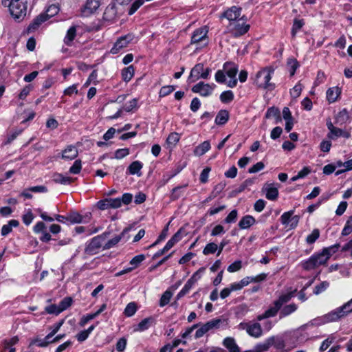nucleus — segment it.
<instances>
[{
  "label": "nucleus",
  "mask_w": 352,
  "mask_h": 352,
  "mask_svg": "<svg viewBox=\"0 0 352 352\" xmlns=\"http://www.w3.org/2000/svg\"><path fill=\"white\" fill-rule=\"evenodd\" d=\"M339 248V243L324 248L320 252L315 253L308 259L301 261L300 265L306 271H309L321 265H324L332 254L338 250Z\"/></svg>",
  "instance_id": "obj_1"
},
{
  "label": "nucleus",
  "mask_w": 352,
  "mask_h": 352,
  "mask_svg": "<svg viewBox=\"0 0 352 352\" xmlns=\"http://www.w3.org/2000/svg\"><path fill=\"white\" fill-rule=\"evenodd\" d=\"M352 312V298L343 305L317 319L321 324L338 321Z\"/></svg>",
  "instance_id": "obj_2"
},
{
  "label": "nucleus",
  "mask_w": 352,
  "mask_h": 352,
  "mask_svg": "<svg viewBox=\"0 0 352 352\" xmlns=\"http://www.w3.org/2000/svg\"><path fill=\"white\" fill-rule=\"evenodd\" d=\"M274 72V69L272 67H264L258 71L254 80L256 85L260 88L273 90L275 88V85L270 82V80Z\"/></svg>",
  "instance_id": "obj_3"
},
{
  "label": "nucleus",
  "mask_w": 352,
  "mask_h": 352,
  "mask_svg": "<svg viewBox=\"0 0 352 352\" xmlns=\"http://www.w3.org/2000/svg\"><path fill=\"white\" fill-rule=\"evenodd\" d=\"M3 3L8 6L10 14L15 20L21 21L25 16L27 6L22 1L3 0Z\"/></svg>",
  "instance_id": "obj_4"
},
{
  "label": "nucleus",
  "mask_w": 352,
  "mask_h": 352,
  "mask_svg": "<svg viewBox=\"0 0 352 352\" xmlns=\"http://www.w3.org/2000/svg\"><path fill=\"white\" fill-rule=\"evenodd\" d=\"M224 322V320L221 318L212 319L205 324L199 325V328L195 332V338L196 339L203 337L206 333L211 330L217 329L220 327L221 324Z\"/></svg>",
  "instance_id": "obj_5"
},
{
  "label": "nucleus",
  "mask_w": 352,
  "mask_h": 352,
  "mask_svg": "<svg viewBox=\"0 0 352 352\" xmlns=\"http://www.w3.org/2000/svg\"><path fill=\"white\" fill-rule=\"evenodd\" d=\"M228 28L234 36L243 35L250 29V25L247 24L243 17L229 23Z\"/></svg>",
  "instance_id": "obj_6"
},
{
  "label": "nucleus",
  "mask_w": 352,
  "mask_h": 352,
  "mask_svg": "<svg viewBox=\"0 0 352 352\" xmlns=\"http://www.w3.org/2000/svg\"><path fill=\"white\" fill-rule=\"evenodd\" d=\"M241 330H245L249 336L258 338L263 334L261 325L258 322H241L239 326Z\"/></svg>",
  "instance_id": "obj_7"
},
{
  "label": "nucleus",
  "mask_w": 352,
  "mask_h": 352,
  "mask_svg": "<svg viewBox=\"0 0 352 352\" xmlns=\"http://www.w3.org/2000/svg\"><path fill=\"white\" fill-rule=\"evenodd\" d=\"M223 70L230 78V80L227 82V85L231 88L234 87L237 84L236 76L238 72V67L233 63L226 62L223 65Z\"/></svg>",
  "instance_id": "obj_8"
},
{
  "label": "nucleus",
  "mask_w": 352,
  "mask_h": 352,
  "mask_svg": "<svg viewBox=\"0 0 352 352\" xmlns=\"http://www.w3.org/2000/svg\"><path fill=\"white\" fill-rule=\"evenodd\" d=\"M327 126L329 130L327 138L330 140H334L339 137H344L348 139L351 137L350 132L336 127L330 119L327 121Z\"/></svg>",
  "instance_id": "obj_9"
},
{
  "label": "nucleus",
  "mask_w": 352,
  "mask_h": 352,
  "mask_svg": "<svg viewBox=\"0 0 352 352\" xmlns=\"http://www.w3.org/2000/svg\"><path fill=\"white\" fill-rule=\"evenodd\" d=\"M205 270L204 267L200 268L198 271H197L186 283L182 289L177 294L176 296L177 300H179L182 297H184L186 294H187L190 290L192 288L193 285L196 283L197 280L200 278L199 275V273L204 272Z\"/></svg>",
  "instance_id": "obj_10"
},
{
  "label": "nucleus",
  "mask_w": 352,
  "mask_h": 352,
  "mask_svg": "<svg viewBox=\"0 0 352 352\" xmlns=\"http://www.w3.org/2000/svg\"><path fill=\"white\" fill-rule=\"evenodd\" d=\"M105 235L106 233H104L102 235H98L91 239L85 247V253L90 255L98 253L99 249L102 247V241L105 239Z\"/></svg>",
  "instance_id": "obj_11"
},
{
  "label": "nucleus",
  "mask_w": 352,
  "mask_h": 352,
  "mask_svg": "<svg viewBox=\"0 0 352 352\" xmlns=\"http://www.w3.org/2000/svg\"><path fill=\"white\" fill-rule=\"evenodd\" d=\"M133 38L134 36L131 34L120 37L111 49V53L113 54H118L121 50L126 47L129 43L133 41Z\"/></svg>",
  "instance_id": "obj_12"
},
{
  "label": "nucleus",
  "mask_w": 352,
  "mask_h": 352,
  "mask_svg": "<svg viewBox=\"0 0 352 352\" xmlns=\"http://www.w3.org/2000/svg\"><path fill=\"white\" fill-rule=\"evenodd\" d=\"M214 87L215 85L214 84L210 85L204 82H199L192 87V91L194 93L199 94L201 96L206 97L212 94Z\"/></svg>",
  "instance_id": "obj_13"
},
{
  "label": "nucleus",
  "mask_w": 352,
  "mask_h": 352,
  "mask_svg": "<svg viewBox=\"0 0 352 352\" xmlns=\"http://www.w3.org/2000/svg\"><path fill=\"white\" fill-rule=\"evenodd\" d=\"M208 32V28L206 26L196 29L191 36L190 43L199 44L205 42V44H206Z\"/></svg>",
  "instance_id": "obj_14"
},
{
  "label": "nucleus",
  "mask_w": 352,
  "mask_h": 352,
  "mask_svg": "<svg viewBox=\"0 0 352 352\" xmlns=\"http://www.w3.org/2000/svg\"><path fill=\"white\" fill-rule=\"evenodd\" d=\"M91 213L81 215L76 212H71L66 216V221L71 223H87L91 221Z\"/></svg>",
  "instance_id": "obj_15"
},
{
  "label": "nucleus",
  "mask_w": 352,
  "mask_h": 352,
  "mask_svg": "<svg viewBox=\"0 0 352 352\" xmlns=\"http://www.w3.org/2000/svg\"><path fill=\"white\" fill-rule=\"evenodd\" d=\"M121 206V200L120 198L104 199L97 202L98 209L104 210L109 208H118Z\"/></svg>",
  "instance_id": "obj_16"
},
{
  "label": "nucleus",
  "mask_w": 352,
  "mask_h": 352,
  "mask_svg": "<svg viewBox=\"0 0 352 352\" xmlns=\"http://www.w3.org/2000/svg\"><path fill=\"white\" fill-rule=\"evenodd\" d=\"M241 12V8L232 6L222 14V17L226 18L230 23H232L240 19Z\"/></svg>",
  "instance_id": "obj_17"
},
{
  "label": "nucleus",
  "mask_w": 352,
  "mask_h": 352,
  "mask_svg": "<svg viewBox=\"0 0 352 352\" xmlns=\"http://www.w3.org/2000/svg\"><path fill=\"white\" fill-rule=\"evenodd\" d=\"M100 5V0H87L82 10L83 14L88 16L93 14L98 10Z\"/></svg>",
  "instance_id": "obj_18"
},
{
  "label": "nucleus",
  "mask_w": 352,
  "mask_h": 352,
  "mask_svg": "<svg viewBox=\"0 0 352 352\" xmlns=\"http://www.w3.org/2000/svg\"><path fill=\"white\" fill-rule=\"evenodd\" d=\"M45 21H46L45 15L41 14L37 16L28 27V34L35 31Z\"/></svg>",
  "instance_id": "obj_19"
},
{
  "label": "nucleus",
  "mask_w": 352,
  "mask_h": 352,
  "mask_svg": "<svg viewBox=\"0 0 352 352\" xmlns=\"http://www.w3.org/2000/svg\"><path fill=\"white\" fill-rule=\"evenodd\" d=\"M223 345L229 352H240V348L237 345L235 340L232 337L226 338L223 341Z\"/></svg>",
  "instance_id": "obj_20"
},
{
  "label": "nucleus",
  "mask_w": 352,
  "mask_h": 352,
  "mask_svg": "<svg viewBox=\"0 0 352 352\" xmlns=\"http://www.w3.org/2000/svg\"><path fill=\"white\" fill-rule=\"evenodd\" d=\"M204 64L198 63L194 66L191 69L189 78L192 79V81H195L199 78H202V74L204 72Z\"/></svg>",
  "instance_id": "obj_21"
},
{
  "label": "nucleus",
  "mask_w": 352,
  "mask_h": 352,
  "mask_svg": "<svg viewBox=\"0 0 352 352\" xmlns=\"http://www.w3.org/2000/svg\"><path fill=\"white\" fill-rule=\"evenodd\" d=\"M265 190L266 192L265 197L267 199L274 201L278 196V190L276 187L274 186V184H267Z\"/></svg>",
  "instance_id": "obj_22"
},
{
  "label": "nucleus",
  "mask_w": 352,
  "mask_h": 352,
  "mask_svg": "<svg viewBox=\"0 0 352 352\" xmlns=\"http://www.w3.org/2000/svg\"><path fill=\"white\" fill-rule=\"evenodd\" d=\"M78 154L77 148L74 146L69 145L63 151L62 157L65 160H72L75 159Z\"/></svg>",
  "instance_id": "obj_23"
},
{
  "label": "nucleus",
  "mask_w": 352,
  "mask_h": 352,
  "mask_svg": "<svg viewBox=\"0 0 352 352\" xmlns=\"http://www.w3.org/2000/svg\"><path fill=\"white\" fill-rule=\"evenodd\" d=\"M129 229L125 228L120 235L116 236L113 239L109 240L103 246L104 250H109L116 245L124 236V234L128 232Z\"/></svg>",
  "instance_id": "obj_24"
},
{
  "label": "nucleus",
  "mask_w": 352,
  "mask_h": 352,
  "mask_svg": "<svg viewBox=\"0 0 352 352\" xmlns=\"http://www.w3.org/2000/svg\"><path fill=\"white\" fill-rule=\"evenodd\" d=\"M210 142L208 140L204 141L195 147L193 151L194 155L196 156H201L208 152L210 149Z\"/></svg>",
  "instance_id": "obj_25"
},
{
  "label": "nucleus",
  "mask_w": 352,
  "mask_h": 352,
  "mask_svg": "<svg viewBox=\"0 0 352 352\" xmlns=\"http://www.w3.org/2000/svg\"><path fill=\"white\" fill-rule=\"evenodd\" d=\"M143 167V164L140 161L133 162L128 167V171L131 175H142L141 169Z\"/></svg>",
  "instance_id": "obj_26"
},
{
  "label": "nucleus",
  "mask_w": 352,
  "mask_h": 352,
  "mask_svg": "<svg viewBox=\"0 0 352 352\" xmlns=\"http://www.w3.org/2000/svg\"><path fill=\"white\" fill-rule=\"evenodd\" d=\"M265 118H274L276 123H278L282 120L279 109L274 107H270L267 109L265 113Z\"/></svg>",
  "instance_id": "obj_27"
},
{
  "label": "nucleus",
  "mask_w": 352,
  "mask_h": 352,
  "mask_svg": "<svg viewBox=\"0 0 352 352\" xmlns=\"http://www.w3.org/2000/svg\"><path fill=\"white\" fill-rule=\"evenodd\" d=\"M298 309V305L295 303H291L289 305L284 306L280 312V318H285L292 313L295 312Z\"/></svg>",
  "instance_id": "obj_28"
},
{
  "label": "nucleus",
  "mask_w": 352,
  "mask_h": 352,
  "mask_svg": "<svg viewBox=\"0 0 352 352\" xmlns=\"http://www.w3.org/2000/svg\"><path fill=\"white\" fill-rule=\"evenodd\" d=\"M256 222L255 219L250 215L243 217L239 223L241 229H248Z\"/></svg>",
  "instance_id": "obj_29"
},
{
  "label": "nucleus",
  "mask_w": 352,
  "mask_h": 352,
  "mask_svg": "<svg viewBox=\"0 0 352 352\" xmlns=\"http://www.w3.org/2000/svg\"><path fill=\"white\" fill-rule=\"evenodd\" d=\"M296 289L293 292H288L287 294H281L279 298L274 301V302L280 307L283 306V304L288 302L294 296V293L296 292Z\"/></svg>",
  "instance_id": "obj_30"
},
{
  "label": "nucleus",
  "mask_w": 352,
  "mask_h": 352,
  "mask_svg": "<svg viewBox=\"0 0 352 352\" xmlns=\"http://www.w3.org/2000/svg\"><path fill=\"white\" fill-rule=\"evenodd\" d=\"M341 91L340 89L337 87L329 88L327 91V99L330 102H334L338 96H340Z\"/></svg>",
  "instance_id": "obj_31"
},
{
  "label": "nucleus",
  "mask_w": 352,
  "mask_h": 352,
  "mask_svg": "<svg viewBox=\"0 0 352 352\" xmlns=\"http://www.w3.org/2000/svg\"><path fill=\"white\" fill-rule=\"evenodd\" d=\"M349 119V116L346 109L340 111L335 118V123L336 124L342 125L345 124Z\"/></svg>",
  "instance_id": "obj_32"
},
{
  "label": "nucleus",
  "mask_w": 352,
  "mask_h": 352,
  "mask_svg": "<svg viewBox=\"0 0 352 352\" xmlns=\"http://www.w3.org/2000/svg\"><path fill=\"white\" fill-rule=\"evenodd\" d=\"M228 119L229 112L227 110H220L215 118V123L217 125H223L228 122Z\"/></svg>",
  "instance_id": "obj_33"
},
{
  "label": "nucleus",
  "mask_w": 352,
  "mask_h": 352,
  "mask_svg": "<svg viewBox=\"0 0 352 352\" xmlns=\"http://www.w3.org/2000/svg\"><path fill=\"white\" fill-rule=\"evenodd\" d=\"M19 225V222L17 220L12 219L9 221L7 224L3 226L1 231L2 236H5L12 232V228L17 227Z\"/></svg>",
  "instance_id": "obj_34"
},
{
  "label": "nucleus",
  "mask_w": 352,
  "mask_h": 352,
  "mask_svg": "<svg viewBox=\"0 0 352 352\" xmlns=\"http://www.w3.org/2000/svg\"><path fill=\"white\" fill-rule=\"evenodd\" d=\"M53 181L56 183L65 185L72 183L74 179L70 177L64 176L60 173H56L53 175Z\"/></svg>",
  "instance_id": "obj_35"
},
{
  "label": "nucleus",
  "mask_w": 352,
  "mask_h": 352,
  "mask_svg": "<svg viewBox=\"0 0 352 352\" xmlns=\"http://www.w3.org/2000/svg\"><path fill=\"white\" fill-rule=\"evenodd\" d=\"M154 320L153 318H146L143 319L135 329L137 331H144L149 328L151 324L153 322Z\"/></svg>",
  "instance_id": "obj_36"
},
{
  "label": "nucleus",
  "mask_w": 352,
  "mask_h": 352,
  "mask_svg": "<svg viewBox=\"0 0 352 352\" xmlns=\"http://www.w3.org/2000/svg\"><path fill=\"white\" fill-rule=\"evenodd\" d=\"M116 17V10L113 6H107L103 14V18L106 21H113Z\"/></svg>",
  "instance_id": "obj_37"
},
{
  "label": "nucleus",
  "mask_w": 352,
  "mask_h": 352,
  "mask_svg": "<svg viewBox=\"0 0 352 352\" xmlns=\"http://www.w3.org/2000/svg\"><path fill=\"white\" fill-rule=\"evenodd\" d=\"M74 230L76 234H81L82 232H86L87 235H91L92 234L96 233L98 232L99 229L97 228L93 227H85V226H76L74 228Z\"/></svg>",
  "instance_id": "obj_38"
},
{
  "label": "nucleus",
  "mask_w": 352,
  "mask_h": 352,
  "mask_svg": "<svg viewBox=\"0 0 352 352\" xmlns=\"http://www.w3.org/2000/svg\"><path fill=\"white\" fill-rule=\"evenodd\" d=\"M76 35V27H71L67 32L66 36L64 38V42L67 45H71L72 42L74 41Z\"/></svg>",
  "instance_id": "obj_39"
},
{
  "label": "nucleus",
  "mask_w": 352,
  "mask_h": 352,
  "mask_svg": "<svg viewBox=\"0 0 352 352\" xmlns=\"http://www.w3.org/2000/svg\"><path fill=\"white\" fill-rule=\"evenodd\" d=\"M134 75V67L130 65L122 71V77L125 82H129Z\"/></svg>",
  "instance_id": "obj_40"
},
{
  "label": "nucleus",
  "mask_w": 352,
  "mask_h": 352,
  "mask_svg": "<svg viewBox=\"0 0 352 352\" xmlns=\"http://www.w3.org/2000/svg\"><path fill=\"white\" fill-rule=\"evenodd\" d=\"M268 340H271V346H274L276 349H283L285 346L284 340L280 338L271 337L268 338Z\"/></svg>",
  "instance_id": "obj_41"
},
{
  "label": "nucleus",
  "mask_w": 352,
  "mask_h": 352,
  "mask_svg": "<svg viewBox=\"0 0 352 352\" xmlns=\"http://www.w3.org/2000/svg\"><path fill=\"white\" fill-rule=\"evenodd\" d=\"M59 12V8L56 5H51L49 6V8L47 9L46 12L45 13H42V14L45 15L46 21L49 19L50 18L55 16Z\"/></svg>",
  "instance_id": "obj_42"
},
{
  "label": "nucleus",
  "mask_w": 352,
  "mask_h": 352,
  "mask_svg": "<svg viewBox=\"0 0 352 352\" xmlns=\"http://www.w3.org/2000/svg\"><path fill=\"white\" fill-rule=\"evenodd\" d=\"M234 99V94L232 91H225L220 95V100L223 103H229Z\"/></svg>",
  "instance_id": "obj_43"
},
{
  "label": "nucleus",
  "mask_w": 352,
  "mask_h": 352,
  "mask_svg": "<svg viewBox=\"0 0 352 352\" xmlns=\"http://www.w3.org/2000/svg\"><path fill=\"white\" fill-rule=\"evenodd\" d=\"M180 240V231H177L166 243L165 249L169 250Z\"/></svg>",
  "instance_id": "obj_44"
},
{
  "label": "nucleus",
  "mask_w": 352,
  "mask_h": 352,
  "mask_svg": "<svg viewBox=\"0 0 352 352\" xmlns=\"http://www.w3.org/2000/svg\"><path fill=\"white\" fill-rule=\"evenodd\" d=\"M186 186L187 185L179 186L174 188L170 194V199L173 201L178 199L182 195V189Z\"/></svg>",
  "instance_id": "obj_45"
},
{
  "label": "nucleus",
  "mask_w": 352,
  "mask_h": 352,
  "mask_svg": "<svg viewBox=\"0 0 352 352\" xmlns=\"http://www.w3.org/2000/svg\"><path fill=\"white\" fill-rule=\"evenodd\" d=\"M173 296V294L171 292L166 290L163 293V294L161 296V298L160 300V307H164L165 305H168L170 302V300Z\"/></svg>",
  "instance_id": "obj_46"
},
{
  "label": "nucleus",
  "mask_w": 352,
  "mask_h": 352,
  "mask_svg": "<svg viewBox=\"0 0 352 352\" xmlns=\"http://www.w3.org/2000/svg\"><path fill=\"white\" fill-rule=\"evenodd\" d=\"M304 21L302 19H294L293 26L292 28V35L294 37L298 30H300L304 25Z\"/></svg>",
  "instance_id": "obj_47"
},
{
  "label": "nucleus",
  "mask_w": 352,
  "mask_h": 352,
  "mask_svg": "<svg viewBox=\"0 0 352 352\" xmlns=\"http://www.w3.org/2000/svg\"><path fill=\"white\" fill-rule=\"evenodd\" d=\"M218 250V245L215 243L211 242L208 243L204 250L203 254L204 255H208L210 254H214Z\"/></svg>",
  "instance_id": "obj_48"
},
{
  "label": "nucleus",
  "mask_w": 352,
  "mask_h": 352,
  "mask_svg": "<svg viewBox=\"0 0 352 352\" xmlns=\"http://www.w3.org/2000/svg\"><path fill=\"white\" fill-rule=\"evenodd\" d=\"M136 311H137L136 304L135 302H129L126 305V307L124 309V314L125 316H126L128 317H131L135 314Z\"/></svg>",
  "instance_id": "obj_49"
},
{
  "label": "nucleus",
  "mask_w": 352,
  "mask_h": 352,
  "mask_svg": "<svg viewBox=\"0 0 352 352\" xmlns=\"http://www.w3.org/2000/svg\"><path fill=\"white\" fill-rule=\"evenodd\" d=\"M145 259V256L144 254H139L135 256H134L131 261H130V265H132L131 268H132V270L136 267H138L140 264Z\"/></svg>",
  "instance_id": "obj_50"
},
{
  "label": "nucleus",
  "mask_w": 352,
  "mask_h": 352,
  "mask_svg": "<svg viewBox=\"0 0 352 352\" xmlns=\"http://www.w3.org/2000/svg\"><path fill=\"white\" fill-rule=\"evenodd\" d=\"M180 139V135L178 133L173 132L169 134L167 138V144L175 146L179 142Z\"/></svg>",
  "instance_id": "obj_51"
},
{
  "label": "nucleus",
  "mask_w": 352,
  "mask_h": 352,
  "mask_svg": "<svg viewBox=\"0 0 352 352\" xmlns=\"http://www.w3.org/2000/svg\"><path fill=\"white\" fill-rule=\"evenodd\" d=\"M320 236V231L318 229H314L312 232L306 238V242L308 244L314 243Z\"/></svg>",
  "instance_id": "obj_52"
},
{
  "label": "nucleus",
  "mask_w": 352,
  "mask_h": 352,
  "mask_svg": "<svg viewBox=\"0 0 352 352\" xmlns=\"http://www.w3.org/2000/svg\"><path fill=\"white\" fill-rule=\"evenodd\" d=\"M329 286V283L327 281H323L319 285H316L314 290L315 295H318L322 292H324Z\"/></svg>",
  "instance_id": "obj_53"
},
{
  "label": "nucleus",
  "mask_w": 352,
  "mask_h": 352,
  "mask_svg": "<svg viewBox=\"0 0 352 352\" xmlns=\"http://www.w3.org/2000/svg\"><path fill=\"white\" fill-rule=\"evenodd\" d=\"M352 232V217L347 219L342 231V236H347Z\"/></svg>",
  "instance_id": "obj_54"
},
{
  "label": "nucleus",
  "mask_w": 352,
  "mask_h": 352,
  "mask_svg": "<svg viewBox=\"0 0 352 352\" xmlns=\"http://www.w3.org/2000/svg\"><path fill=\"white\" fill-rule=\"evenodd\" d=\"M175 90V87L172 85H166L162 87L159 92V96L160 98L165 97L171 94Z\"/></svg>",
  "instance_id": "obj_55"
},
{
  "label": "nucleus",
  "mask_w": 352,
  "mask_h": 352,
  "mask_svg": "<svg viewBox=\"0 0 352 352\" xmlns=\"http://www.w3.org/2000/svg\"><path fill=\"white\" fill-rule=\"evenodd\" d=\"M130 151L129 148H119L114 153V157L117 160H121L124 158V157L129 155Z\"/></svg>",
  "instance_id": "obj_56"
},
{
  "label": "nucleus",
  "mask_w": 352,
  "mask_h": 352,
  "mask_svg": "<svg viewBox=\"0 0 352 352\" xmlns=\"http://www.w3.org/2000/svg\"><path fill=\"white\" fill-rule=\"evenodd\" d=\"M293 214H294L293 210H290V211L284 212L280 217V221H281L282 224L288 226L292 218Z\"/></svg>",
  "instance_id": "obj_57"
},
{
  "label": "nucleus",
  "mask_w": 352,
  "mask_h": 352,
  "mask_svg": "<svg viewBox=\"0 0 352 352\" xmlns=\"http://www.w3.org/2000/svg\"><path fill=\"white\" fill-rule=\"evenodd\" d=\"M302 89V85L299 82L296 84L290 91V95L293 98H297L300 96Z\"/></svg>",
  "instance_id": "obj_58"
},
{
  "label": "nucleus",
  "mask_w": 352,
  "mask_h": 352,
  "mask_svg": "<svg viewBox=\"0 0 352 352\" xmlns=\"http://www.w3.org/2000/svg\"><path fill=\"white\" fill-rule=\"evenodd\" d=\"M82 168V164L80 160L74 162L73 165L70 167L69 172L72 174H78Z\"/></svg>",
  "instance_id": "obj_59"
},
{
  "label": "nucleus",
  "mask_w": 352,
  "mask_h": 352,
  "mask_svg": "<svg viewBox=\"0 0 352 352\" xmlns=\"http://www.w3.org/2000/svg\"><path fill=\"white\" fill-rule=\"evenodd\" d=\"M72 303V299L70 297H66L63 298L59 303L60 310L62 312L63 311L67 309L69 307L71 306Z\"/></svg>",
  "instance_id": "obj_60"
},
{
  "label": "nucleus",
  "mask_w": 352,
  "mask_h": 352,
  "mask_svg": "<svg viewBox=\"0 0 352 352\" xmlns=\"http://www.w3.org/2000/svg\"><path fill=\"white\" fill-rule=\"evenodd\" d=\"M280 309V308L274 302V307L269 308L264 313L268 318L275 316Z\"/></svg>",
  "instance_id": "obj_61"
},
{
  "label": "nucleus",
  "mask_w": 352,
  "mask_h": 352,
  "mask_svg": "<svg viewBox=\"0 0 352 352\" xmlns=\"http://www.w3.org/2000/svg\"><path fill=\"white\" fill-rule=\"evenodd\" d=\"M287 64L290 67L289 72L291 76H294L296 69L298 67L299 64L295 58H289L287 61Z\"/></svg>",
  "instance_id": "obj_62"
},
{
  "label": "nucleus",
  "mask_w": 352,
  "mask_h": 352,
  "mask_svg": "<svg viewBox=\"0 0 352 352\" xmlns=\"http://www.w3.org/2000/svg\"><path fill=\"white\" fill-rule=\"evenodd\" d=\"M242 267V262L240 260L234 261L228 267V271L230 273L237 272Z\"/></svg>",
  "instance_id": "obj_63"
},
{
  "label": "nucleus",
  "mask_w": 352,
  "mask_h": 352,
  "mask_svg": "<svg viewBox=\"0 0 352 352\" xmlns=\"http://www.w3.org/2000/svg\"><path fill=\"white\" fill-rule=\"evenodd\" d=\"M270 341L271 340H268L267 339L265 343L256 345L254 349L256 352L267 351L270 347V344L272 343Z\"/></svg>",
  "instance_id": "obj_64"
}]
</instances>
